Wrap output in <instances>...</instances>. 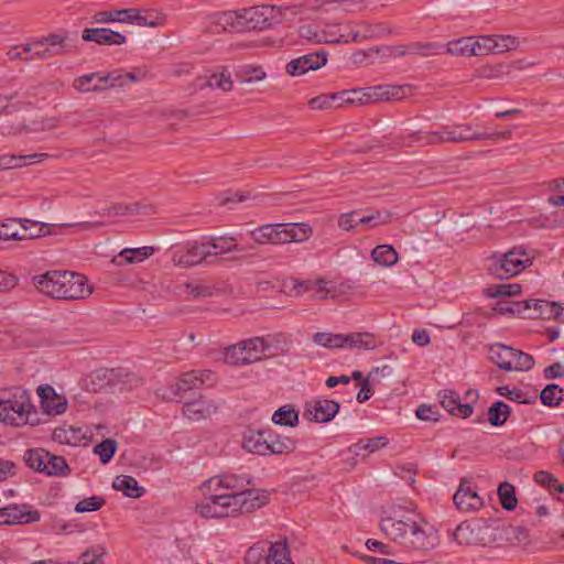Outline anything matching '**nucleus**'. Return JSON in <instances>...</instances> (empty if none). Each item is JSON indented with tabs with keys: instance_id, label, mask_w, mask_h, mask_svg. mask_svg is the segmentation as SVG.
Returning a JSON list of instances; mask_svg holds the SVG:
<instances>
[{
	"instance_id": "f257e3e1",
	"label": "nucleus",
	"mask_w": 564,
	"mask_h": 564,
	"mask_svg": "<svg viewBox=\"0 0 564 564\" xmlns=\"http://www.w3.org/2000/svg\"><path fill=\"white\" fill-rule=\"evenodd\" d=\"M380 529L392 541L414 551L429 552L440 543L435 528L419 514L384 518Z\"/></svg>"
},
{
	"instance_id": "f03ea898",
	"label": "nucleus",
	"mask_w": 564,
	"mask_h": 564,
	"mask_svg": "<svg viewBox=\"0 0 564 564\" xmlns=\"http://www.w3.org/2000/svg\"><path fill=\"white\" fill-rule=\"evenodd\" d=\"M204 495L206 497L196 505V511L206 519L253 512L268 502V495L264 490L212 491Z\"/></svg>"
},
{
	"instance_id": "7ed1b4c3",
	"label": "nucleus",
	"mask_w": 564,
	"mask_h": 564,
	"mask_svg": "<svg viewBox=\"0 0 564 564\" xmlns=\"http://www.w3.org/2000/svg\"><path fill=\"white\" fill-rule=\"evenodd\" d=\"M36 289L53 299L79 300L91 293L84 275L68 271H50L34 276Z\"/></svg>"
},
{
	"instance_id": "20e7f679",
	"label": "nucleus",
	"mask_w": 564,
	"mask_h": 564,
	"mask_svg": "<svg viewBox=\"0 0 564 564\" xmlns=\"http://www.w3.org/2000/svg\"><path fill=\"white\" fill-rule=\"evenodd\" d=\"M481 135L477 132H471L469 124L460 126H446L436 131L423 132L417 131L403 137L398 142L404 147H413L414 144H438L444 142H466L471 140H479Z\"/></svg>"
},
{
	"instance_id": "39448f33",
	"label": "nucleus",
	"mask_w": 564,
	"mask_h": 564,
	"mask_svg": "<svg viewBox=\"0 0 564 564\" xmlns=\"http://www.w3.org/2000/svg\"><path fill=\"white\" fill-rule=\"evenodd\" d=\"M33 404L30 394L20 388L12 389L0 395V421L13 426L31 423Z\"/></svg>"
},
{
	"instance_id": "423d86ee",
	"label": "nucleus",
	"mask_w": 564,
	"mask_h": 564,
	"mask_svg": "<svg viewBox=\"0 0 564 564\" xmlns=\"http://www.w3.org/2000/svg\"><path fill=\"white\" fill-rule=\"evenodd\" d=\"M532 256L523 248H513L499 258H494L488 271L491 275L505 280L512 278L532 264Z\"/></svg>"
},
{
	"instance_id": "0eeeda50",
	"label": "nucleus",
	"mask_w": 564,
	"mask_h": 564,
	"mask_svg": "<svg viewBox=\"0 0 564 564\" xmlns=\"http://www.w3.org/2000/svg\"><path fill=\"white\" fill-rule=\"evenodd\" d=\"M454 540L460 545H488L495 541L492 528L482 519H471L457 525Z\"/></svg>"
},
{
	"instance_id": "6e6552de",
	"label": "nucleus",
	"mask_w": 564,
	"mask_h": 564,
	"mask_svg": "<svg viewBox=\"0 0 564 564\" xmlns=\"http://www.w3.org/2000/svg\"><path fill=\"white\" fill-rule=\"evenodd\" d=\"M238 18L248 29L264 30L282 21V10L275 6H254L239 9Z\"/></svg>"
},
{
	"instance_id": "1a4fd4ad",
	"label": "nucleus",
	"mask_w": 564,
	"mask_h": 564,
	"mask_svg": "<svg viewBox=\"0 0 564 564\" xmlns=\"http://www.w3.org/2000/svg\"><path fill=\"white\" fill-rule=\"evenodd\" d=\"M215 382V375L210 370H191L184 372L178 381L173 387V390L170 394L160 393L158 391V395L162 397L166 400H172L175 397L181 395L184 392H187L193 389H200L205 384H213Z\"/></svg>"
},
{
	"instance_id": "9d476101",
	"label": "nucleus",
	"mask_w": 564,
	"mask_h": 564,
	"mask_svg": "<svg viewBox=\"0 0 564 564\" xmlns=\"http://www.w3.org/2000/svg\"><path fill=\"white\" fill-rule=\"evenodd\" d=\"M19 226L21 228L22 236H25V239H35L48 235H61L64 229L69 227H80L83 229H93L97 227V225L91 223H79V224H62V225H50V224H40L30 219H21L19 221Z\"/></svg>"
},
{
	"instance_id": "9b49d317",
	"label": "nucleus",
	"mask_w": 564,
	"mask_h": 564,
	"mask_svg": "<svg viewBox=\"0 0 564 564\" xmlns=\"http://www.w3.org/2000/svg\"><path fill=\"white\" fill-rule=\"evenodd\" d=\"M251 478L248 475L224 474L215 476L206 480L200 490L203 494L212 491L239 492L246 490L245 487L250 485Z\"/></svg>"
},
{
	"instance_id": "f8f14e48",
	"label": "nucleus",
	"mask_w": 564,
	"mask_h": 564,
	"mask_svg": "<svg viewBox=\"0 0 564 564\" xmlns=\"http://www.w3.org/2000/svg\"><path fill=\"white\" fill-rule=\"evenodd\" d=\"M208 252L205 250L203 238L186 243L183 249L173 252L172 261L175 265L182 268H189L197 265L202 262L212 263L207 258Z\"/></svg>"
},
{
	"instance_id": "ddd939ff",
	"label": "nucleus",
	"mask_w": 564,
	"mask_h": 564,
	"mask_svg": "<svg viewBox=\"0 0 564 564\" xmlns=\"http://www.w3.org/2000/svg\"><path fill=\"white\" fill-rule=\"evenodd\" d=\"M327 63V52L317 51L314 53L305 54L297 58L290 61L285 66V72L290 76H301L308 70H317Z\"/></svg>"
},
{
	"instance_id": "4468645a",
	"label": "nucleus",
	"mask_w": 564,
	"mask_h": 564,
	"mask_svg": "<svg viewBox=\"0 0 564 564\" xmlns=\"http://www.w3.org/2000/svg\"><path fill=\"white\" fill-rule=\"evenodd\" d=\"M453 500L456 508L464 512L477 511L484 506V500L478 495L477 488L468 479L460 480Z\"/></svg>"
},
{
	"instance_id": "2eb2a0df",
	"label": "nucleus",
	"mask_w": 564,
	"mask_h": 564,
	"mask_svg": "<svg viewBox=\"0 0 564 564\" xmlns=\"http://www.w3.org/2000/svg\"><path fill=\"white\" fill-rule=\"evenodd\" d=\"M339 408L337 401L319 399L305 404L303 416L311 422L327 423L335 417Z\"/></svg>"
},
{
	"instance_id": "dca6fc26",
	"label": "nucleus",
	"mask_w": 564,
	"mask_h": 564,
	"mask_svg": "<svg viewBox=\"0 0 564 564\" xmlns=\"http://www.w3.org/2000/svg\"><path fill=\"white\" fill-rule=\"evenodd\" d=\"M44 48L35 52L40 61H46L53 56L72 53L76 46L70 43L69 36L64 33H51L43 37Z\"/></svg>"
},
{
	"instance_id": "f3484780",
	"label": "nucleus",
	"mask_w": 564,
	"mask_h": 564,
	"mask_svg": "<svg viewBox=\"0 0 564 564\" xmlns=\"http://www.w3.org/2000/svg\"><path fill=\"white\" fill-rule=\"evenodd\" d=\"M252 240L257 245H284L289 243L286 224H267L250 231Z\"/></svg>"
},
{
	"instance_id": "a211bd4d",
	"label": "nucleus",
	"mask_w": 564,
	"mask_h": 564,
	"mask_svg": "<svg viewBox=\"0 0 564 564\" xmlns=\"http://www.w3.org/2000/svg\"><path fill=\"white\" fill-rule=\"evenodd\" d=\"M411 91V85H378L368 87V97L371 98V102L401 100Z\"/></svg>"
},
{
	"instance_id": "6ab92c4d",
	"label": "nucleus",
	"mask_w": 564,
	"mask_h": 564,
	"mask_svg": "<svg viewBox=\"0 0 564 564\" xmlns=\"http://www.w3.org/2000/svg\"><path fill=\"white\" fill-rule=\"evenodd\" d=\"M82 39L98 45H122L127 41L126 35L107 28H86L83 30Z\"/></svg>"
},
{
	"instance_id": "aec40b11",
	"label": "nucleus",
	"mask_w": 564,
	"mask_h": 564,
	"mask_svg": "<svg viewBox=\"0 0 564 564\" xmlns=\"http://www.w3.org/2000/svg\"><path fill=\"white\" fill-rule=\"evenodd\" d=\"M205 250L208 252L207 258L239 252L242 248L237 245L234 237H203Z\"/></svg>"
},
{
	"instance_id": "412c9836",
	"label": "nucleus",
	"mask_w": 564,
	"mask_h": 564,
	"mask_svg": "<svg viewBox=\"0 0 564 564\" xmlns=\"http://www.w3.org/2000/svg\"><path fill=\"white\" fill-rule=\"evenodd\" d=\"M40 520L39 511H22L19 506L10 505L0 509V525L30 523Z\"/></svg>"
},
{
	"instance_id": "4be33fe9",
	"label": "nucleus",
	"mask_w": 564,
	"mask_h": 564,
	"mask_svg": "<svg viewBox=\"0 0 564 564\" xmlns=\"http://www.w3.org/2000/svg\"><path fill=\"white\" fill-rule=\"evenodd\" d=\"M39 395L41 398L42 408L47 414L58 415L66 411V400L63 397L57 395L52 387H40Z\"/></svg>"
},
{
	"instance_id": "5701e85b",
	"label": "nucleus",
	"mask_w": 564,
	"mask_h": 564,
	"mask_svg": "<svg viewBox=\"0 0 564 564\" xmlns=\"http://www.w3.org/2000/svg\"><path fill=\"white\" fill-rule=\"evenodd\" d=\"M442 406L451 414L466 419L473 413V405L470 403H462L457 392L453 390H445L440 394Z\"/></svg>"
},
{
	"instance_id": "b1692460",
	"label": "nucleus",
	"mask_w": 564,
	"mask_h": 564,
	"mask_svg": "<svg viewBox=\"0 0 564 564\" xmlns=\"http://www.w3.org/2000/svg\"><path fill=\"white\" fill-rule=\"evenodd\" d=\"M218 406L213 401L198 399L187 402L183 406V414L192 421L210 417L217 412Z\"/></svg>"
},
{
	"instance_id": "393cba45",
	"label": "nucleus",
	"mask_w": 564,
	"mask_h": 564,
	"mask_svg": "<svg viewBox=\"0 0 564 564\" xmlns=\"http://www.w3.org/2000/svg\"><path fill=\"white\" fill-rule=\"evenodd\" d=\"M528 318L556 319L563 323L564 307L557 302L539 300L534 302L533 312L528 314Z\"/></svg>"
},
{
	"instance_id": "a878e982",
	"label": "nucleus",
	"mask_w": 564,
	"mask_h": 564,
	"mask_svg": "<svg viewBox=\"0 0 564 564\" xmlns=\"http://www.w3.org/2000/svg\"><path fill=\"white\" fill-rule=\"evenodd\" d=\"M105 74L90 73L76 77L73 80V88L79 93H98L108 89L107 84H104Z\"/></svg>"
},
{
	"instance_id": "bb28decb",
	"label": "nucleus",
	"mask_w": 564,
	"mask_h": 564,
	"mask_svg": "<svg viewBox=\"0 0 564 564\" xmlns=\"http://www.w3.org/2000/svg\"><path fill=\"white\" fill-rule=\"evenodd\" d=\"M269 433L265 431H249L243 436V448L253 454L268 455Z\"/></svg>"
},
{
	"instance_id": "cd10ccee",
	"label": "nucleus",
	"mask_w": 564,
	"mask_h": 564,
	"mask_svg": "<svg viewBox=\"0 0 564 564\" xmlns=\"http://www.w3.org/2000/svg\"><path fill=\"white\" fill-rule=\"evenodd\" d=\"M488 357L498 368L511 371V364L514 359V348L502 344H494L488 349Z\"/></svg>"
},
{
	"instance_id": "c85d7f7f",
	"label": "nucleus",
	"mask_w": 564,
	"mask_h": 564,
	"mask_svg": "<svg viewBox=\"0 0 564 564\" xmlns=\"http://www.w3.org/2000/svg\"><path fill=\"white\" fill-rule=\"evenodd\" d=\"M44 48L43 37L37 41H33L28 44L17 45L10 48L7 53L8 57L11 61L21 59L24 62H30L34 59H39L36 57L35 52H41Z\"/></svg>"
},
{
	"instance_id": "c756f323",
	"label": "nucleus",
	"mask_w": 564,
	"mask_h": 564,
	"mask_svg": "<svg viewBox=\"0 0 564 564\" xmlns=\"http://www.w3.org/2000/svg\"><path fill=\"white\" fill-rule=\"evenodd\" d=\"M446 52L454 56H479L475 36H464L448 42Z\"/></svg>"
},
{
	"instance_id": "7c9ffc66",
	"label": "nucleus",
	"mask_w": 564,
	"mask_h": 564,
	"mask_svg": "<svg viewBox=\"0 0 564 564\" xmlns=\"http://www.w3.org/2000/svg\"><path fill=\"white\" fill-rule=\"evenodd\" d=\"M335 95L336 107H343L345 105L361 106L371 102V98L368 97V87L343 90L340 93H335Z\"/></svg>"
},
{
	"instance_id": "2f4dec72",
	"label": "nucleus",
	"mask_w": 564,
	"mask_h": 564,
	"mask_svg": "<svg viewBox=\"0 0 564 564\" xmlns=\"http://www.w3.org/2000/svg\"><path fill=\"white\" fill-rule=\"evenodd\" d=\"M152 252V247L123 249L116 258H113L112 262L117 265L138 263L148 259Z\"/></svg>"
},
{
	"instance_id": "473e14b6",
	"label": "nucleus",
	"mask_w": 564,
	"mask_h": 564,
	"mask_svg": "<svg viewBox=\"0 0 564 564\" xmlns=\"http://www.w3.org/2000/svg\"><path fill=\"white\" fill-rule=\"evenodd\" d=\"M112 487L115 490L122 491L124 496L130 498H140L144 494V488L138 485L137 479L128 475L116 477Z\"/></svg>"
},
{
	"instance_id": "72a5a7b5",
	"label": "nucleus",
	"mask_w": 564,
	"mask_h": 564,
	"mask_svg": "<svg viewBox=\"0 0 564 564\" xmlns=\"http://www.w3.org/2000/svg\"><path fill=\"white\" fill-rule=\"evenodd\" d=\"M296 441L291 437H281L269 433L268 455H283L294 452Z\"/></svg>"
},
{
	"instance_id": "f704fd0d",
	"label": "nucleus",
	"mask_w": 564,
	"mask_h": 564,
	"mask_svg": "<svg viewBox=\"0 0 564 564\" xmlns=\"http://www.w3.org/2000/svg\"><path fill=\"white\" fill-rule=\"evenodd\" d=\"M265 564H293L285 541H278L270 544Z\"/></svg>"
},
{
	"instance_id": "c9c22d12",
	"label": "nucleus",
	"mask_w": 564,
	"mask_h": 564,
	"mask_svg": "<svg viewBox=\"0 0 564 564\" xmlns=\"http://www.w3.org/2000/svg\"><path fill=\"white\" fill-rule=\"evenodd\" d=\"M50 452L44 448H30L23 455L24 463L34 471L45 474V463Z\"/></svg>"
},
{
	"instance_id": "e433bc0d",
	"label": "nucleus",
	"mask_w": 564,
	"mask_h": 564,
	"mask_svg": "<svg viewBox=\"0 0 564 564\" xmlns=\"http://www.w3.org/2000/svg\"><path fill=\"white\" fill-rule=\"evenodd\" d=\"M371 259L382 267H392L398 260V253L390 245L377 246L371 252Z\"/></svg>"
},
{
	"instance_id": "4c0bfd02",
	"label": "nucleus",
	"mask_w": 564,
	"mask_h": 564,
	"mask_svg": "<svg viewBox=\"0 0 564 564\" xmlns=\"http://www.w3.org/2000/svg\"><path fill=\"white\" fill-rule=\"evenodd\" d=\"M247 356L246 345L242 341L230 345L224 350V361L232 366L250 364V358Z\"/></svg>"
},
{
	"instance_id": "58836bf2",
	"label": "nucleus",
	"mask_w": 564,
	"mask_h": 564,
	"mask_svg": "<svg viewBox=\"0 0 564 564\" xmlns=\"http://www.w3.org/2000/svg\"><path fill=\"white\" fill-rule=\"evenodd\" d=\"M376 346V338L370 333H350L345 335V347L375 349Z\"/></svg>"
},
{
	"instance_id": "ea45409f",
	"label": "nucleus",
	"mask_w": 564,
	"mask_h": 564,
	"mask_svg": "<svg viewBox=\"0 0 564 564\" xmlns=\"http://www.w3.org/2000/svg\"><path fill=\"white\" fill-rule=\"evenodd\" d=\"M242 343L246 345L247 357L250 358V364L265 357V352L270 348V345L261 337L242 340Z\"/></svg>"
},
{
	"instance_id": "a19ab883",
	"label": "nucleus",
	"mask_w": 564,
	"mask_h": 564,
	"mask_svg": "<svg viewBox=\"0 0 564 564\" xmlns=\"http://www.w3.org/2000/svg\"><path fill=\"white\" fill-rule=\"evenodd\" d=\"M386 32L381 24H367L362 23L357 30H351L349 33L350 42H357L366 39L379 37Z\"/></svg>"
},
{
	"instance_id": "79ce46f5",
	"label": "nucleus",
	"mask_w": 564,
	"mask_h": 564,
	"mask_svg": "<svg viewBox=\"0 0 564 564\" xmlns=\"http://www.w3.org/2000/svg\"><path fill=\"white\" fill-rule=\"evenodd\" d=\"M51 155L48 153H33L30 155H2L0 156V170L15 169L22 166V161L35 160L36 162L44 161Z\"/></svg>"
},
{
	"instance_id": "37998d69",
	"label": "nucleus",
	"mask_w": 564,
	"mask_h": 564,
	"mask_svg": "<svg viewBox=\"0 0 564 564\" xmlns=\"http://www.w3.org/2000/svg\"><path fill=\"white\" fill-rule=\"evenodd\" d=\"M319 44L349 43L350 40L339 32L336 24L319 23Z\"/></svg>"
},
{
	"instance_id": "c03bdc74",
	"label": "nucleus",
	"mask_w": 564,
	"mask_h": 564,
	"mask_svg": "<svg viewBox=\"0 0 564 564\" xmlns=\"http://www.w3.org/2000/svg\"><path fill=\"white\" fill-rule=\"evenodd\" d=\"M131 10L121 9V10H111V11H99L93 15V22L95 23H110V22H121L129 23V15L131 14Z\"/></svg>"
},
{
	"instance_id": "a18cd8bd",
	"label": "nucleus",
	"mask_w": 564,
	"mask_h": 564,
	"mask_svg": "<svg viewBox=\"0 0 564 564\" xmlns=\"http://www.w3.org/2000/svg\"><path fill=\"white\" fill-rule=\"evenodd\" d=\"M206 86L212 89H220L223 91H230L234 87V82H232L230 73L227 69L221 68V69L213 73L208 77V79L206 82Z\"/></svg>"
},
{
	"instance_id": "49530a36",
	"label": "nucleus",
	"mask_w": 564,
	"mask_h": 564,
	"mask_svg": "<svg viewBox=\"0 0 564 564\" xmlns=\"http://www.w3.org/2000/svg\"><path fill=\"white\" fill-rule=\"evenodd\" d=\"M45 475L46 476H67L69 474V467L63 456L53 455L50 453L45 463Z\"/></svg>"
},
{
	"instance_id": "de8ad7c7",
	"label": "nucleus",
	"mask_w": 564,
	"mask_h": 564,
	"mask_svg": "<svg viewBox=\"0 0 564 564\" xmlns=\"http://www.w3.org/2000/svg\"><path fill=\"white\" fill-rule=\"evenodd\" d=\"M286 228H288L289 243L290 242H304L313 234L312 227L305 223L286 224Z\"/></svg>"
},
{
	"instance_id": "09e8293b",
	"label": "nucleus",
	"mask_w": 564,
	"mask_h": 564,
	"mask_svg": "<svg viewBox=\"0 0 564 564\" xmlns=\"http://www.w3.org/2000/svg\"><path fill=\"white\" fill-rule=\"evenodd\" d=\"M511 413L510 406L502 402H495L488 410V421L494 426H500L505 424Z\"/></svg>"
},
{
	"instance_id": "8fccbe9b",
	"label": "nucleus",
	"mask_w": 564,
	"mask_h": 564,
	"mask_svg": "<svg viewBox=\"0 0 564 564\" xmlns=\"http://www.w3.org/2000/svg\"><path fill=\"white\" fill-rule=\"evenodd\" d=\"M210 20L214 25V32L226 31L228 28L234 26L236 21L239 22L238 10L216 13L210 17Z\"/></svg>"
},
{
	"instance_id": "3c124183",
	"label": "nucleus",
	"mask_w": 564,
	"mask_h": 564,
	"mask_svg": "<svg viewBox=\"0 0 564 564\" xmlns=\"http://www.w3.org/2000/svg\"><path fill=\"white\" fill-rule=\"evenodd\" d=\"M272 421L276 425L293 427L299 422V413L292 406H282L273 413Z\"/></svg>"
},
{
	"instance_id": "603ef678",
	"label": "nucleus",
	"mask_w": 564,
	"mask_h": 564,
	"mask_svg": "<svg viewBox=\"0 0 564 564\" xmlns=\"http://www.w3.org/2000/svg\"><path fill=\"white\" fill-rule=\"evenodd\" d=\"M313 341L326 348H344L345 335L318 332L313 336Z\"/></svg>"
},
{
	"instance_id": "864d4df0",
	"label": "nucleus",
	"mask_w": 564,
	"mask_h": 564,
	"mask_svg": "<svg viewBox=\"0 0 564 564\" xmlns=\"http://www.w3.org/2000/svg\"><path fill=\"white\" fill-rule=\"evenodd\" d=\"M139 78L135 73L128 72L122 73L120 70H113L105 74L104 84H107L108 89L116 86H124L128 83L137 82Z\"/></svg>"
},
{
	"instance_id": "5fc2aeb1",
	"label": "nucleus",
	"mask_w": 564,
	"mask_h": 564,
	"mask_svg": "<svg viewBox=\"0 0 564 564\" xmlns=\"http://www.w3.org/2000/svg\"><path fill=\"white\" fill-rule=\"evenodd\" d=\"M59 126V119L56 117H45L39 121H33L31 127L23 126L14 133H20L22 131L26 132H47L53 131Z\"/></svg>"
},
{
	"instance_id": "6e6d98bb",
	"label": "nucleus",
	"mask_w": 564,
	"mask_h": 564,
	"mask_svg": "<svg viewBox=\"0 0 564 564\" xmlns=\"http://www.w3.org/2000/svg\"><path fill=\"white\" fill-rule=\"evenodd\" d=\"M314 290L315 294L319 299L326 297L327 289L324 281H316V282H302V281H293V291L295 292V295H302L304 292Z\"/></svg>"
},
{
	"instance_id": "4d7b16f0",
	"label": "nucleus",
	"mask_w": 564,
	"mask_h": 564,
	"mask_svg": "<svg viewBox=\"0 0 564 564\" xmlns=\"http://www.w3.org/2000/svg\"><path fill=\"white\" fill-rule=\"evenodd\" d=\"M389 441L386 436H377L367 440H360L358 443L354 444L352 448L355 454H359V451L364 449L368 453H375L380 448H383L388 445Z\"/></svg>"
},
{
	"instance_id": "13d9d810",
	"label": "nucleus",
	"mask_w": 564,
	"mask_h": 564,
	"mask_svg": "<svg viewBox=\"0 0 564 564\" xmlns=\"http://www.w3.org/2000/svg\"><path fill=\"white\" fill-rule=\"evenodd\" d=\"M498 495L502 507L506 510H513L517 506V497L514 487L509 482H502L498 487Z\"/></svg>"
},
{
	"instance_id": "bf43d9fd",
	"label": "nucleus",
	"mask_w": 564,
	"mask_h": 564,
	"mask_svg": "<svg viewBox=\"0 0 564 564\" xmlns=\"http://www.w3.org/2000/svg\"><path fill=\"white\" fill-rule=\"evenodd\" d=\"M107 554L104 545H95L85 550L79 557L82 564H104L102 557Z\"/></svg>"
},
{
	"instance_id": "052dcab7",
	"label": "nucleus",
	"mask_w": 564,
	"mask_h": 564,
	"mask_svg": "<svg viewBox=\"0 0 564 564\" xmlns=\"http://www.w3.org/2000/svg\"><path fill=\"white\" fill-rule=\"evenodd\" d=\"M563 390L556 384H547L541 392L540 399L544 405H558L562 400Z\"/></svg>"
},
{
	"instance_id": "680f3d73",
	"label": "nucleus",
	"mask_w": 564,
	"mask_h": 564,
	"mask_svg": "<svg viewBox=\"0 0 564 564\" xmlns=\"http://www.w3.org/2000/svg\"><path fill=\"white\" fill-rule=\"evenodd\" d=\"M360 225L368 226L369 228H375L378 226L387 225L391 221V213L390 212H375L368 216H362L358 218Z\"/></svg>"
},
{
	"instance_id": "e2e57ef3",
	"label": "nucleus",
	"mask_w": 564,
	"mask_h": 564,
	"mask_svg": "<svg viewBox=\"0 0 564 564\" xmlns=\"http://www.w3.org/2000/svg\"><path fill=\"white\" fill-rule=\"evenodd\" d=\"M117 451V443L115 440L107 438L97 444L94 452L99 456L102 464H107Z\"/></svg>"
},
{
	"instance_id": "0e129e2a",
	"label": "nucleus",
	"mask_w": 564,
	"mask_h": 564,
	"mask_svg": "<svg viewBox=\"0 0 564 564\" xmlns=\"http://www.w3.org/2000/svg\"><path fill=\"white\" fill-rule=\"evenodd\" d=\"M521 285L518 283L513 284H499L487 289L486 293L489 297H502L512 296L519 294Z\"/></svg>"
},
{
	"instance_id": "69168bd1",
	"label": "nucleus",
	"mask_w": 564,
	"mask_h": 564,
	"mask_svg": "<svg viewBox=\"0 0 564 564\" xmlns=\"http://www.w3.org/2000/svg\"><path fill=\"white\" fill-rule=\"evenodd\" d=\"M534 366V359L531 355L514 349V359L511 364V371H528Z\"/></svg>"
},
{
	"instance_id": "338daca9",
	"label": "nucleus",
	"mask_w": 564,
	"mask_h": 564,
	"mask_svg": "<svg viewBox=\"0 0 564 564\" xmlns=\"http://www.w3.org/2000/svg\"><path fill=\"white\" fill-rule=\"evenodd\" d=\"M105 499L100 496H91L76 503L75 511L78 513L99 510L105 505Z\"/></svg>"
},
{
	"instance_id": "774afa93",
	"label": "nucleus",
	"mask_w": 564,
	"mask_h": 564,
	"mask_svg": "<svg viewBox=\"0 0 564 564\" xmlns=\"http://www.w3.org/2000/svg\"><path fill=\"white\" fill-rule=\"evenodd\" d=\"M534 480L549 488V489H554L558 492H563L564 491V485L560 484L558 480L549 471H545V470H539L534 474Z\"/></svg>"
}]
</instances>
